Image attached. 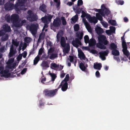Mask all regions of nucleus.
<instances>
[{
  "mask_svg": "<svg viewBox=\"0 0 130 130\" xmlns=\"http://www.w3.org/2000/svg\"><path fill=\"white\" fill-rule=\"evenodd\" d=\"M27 0H18V2L15 5L14 7L13 3L8 1L4 5L5 9L9 11L13 9L14 7V9L17 11H19L21 10H25L24 8V5Z\"/></svg>",
  "mask_w": 130,
  "mask_h": 130,
  "instance_id": "f257e3e1",
  "label": "nucleus"
},
{
  "mask_svg": "<svg viewBox=\"0 0 130 130\" xmlns=\"http://www.w3.org/2000/svg\"><path fill=\"white\" fill-rule=\"evenodd\" d=\"M19 19V15L16 14H13L11 16V22L16 27H19L22 26V25L18 21Z\"/></svg>",
  "mask_w": 130,
  "mask_h": 130,
  "instance_id": "f03ea898",
  "label": "nucleus"
},
{
  "mask_svg": "<svg viewBox=\"0 0 130 130\" xmlns=\"http://www.w3.org/2000/svg\"><path fill=\"white\" fill-rule=\"evenodd\" d=\"M12 44L10 46V51L9 54V57H11L13 56L16 52V49H14L13 45L16 47L18 46L19 44V41H18L17 40H15L13 39L12 41Z\"/></svg>",
  "mask_w": 130,
  "mask_h": 130,
  "instance_id": "7ed1b4c3",
  "label": "nucleus"
},
{
  "mask_svg": "<svg viewBox=\"0 0 130 130\" xmlns=\"http://www.w3.org/2000/svg\"><path fill=\"white\" fill-rule=\"evenodd\" d=\"M28 15L27 16V19L31 22L36 21L38 19L37 14L34 13L31 10H29L27 11Z\"/></svg>",
  "mask_w": 130,
  "mask_h": 130,
  "instance_id": "20e7f679",
  "label": "nucleus"
},
{
  "mask_svg": "<svg viewBox=\"0 0 130 130\" xmlns=\"http://www.w3.org/2000/svg\"><path fill=\"white\" fill-rule=\"evenodd\" d=\"M57 93V89L49 90L45 89L43 91V93L45 96L52 97L55 96Z\"/></svg>",
  "mask_w": 130,
  "mask_h": 130,
  "instance_id": "39448f33",
  "label": "nucleus"
},
{
  "mask_svg": "<svg viewBox=\"0 0 130 130\" xmlns=\"http://www.w3.org/2000/svg\"><path fill=\"white\" fill-rule=\"evenodd\" d=\"M99 44L103 43L105 45H107L108 41L106 39V37L104 35H100L98 37Z\"/></svg>",
  "mask_w": 130,
  "mask_h": 130,
  "instance_id": "423d86ee",
  "label": "nucleus"
},
{
  "mask_svg": "<svg viewBox=\"0 0 130 130\" xmlns=\"http://www.w3.org/2000/svg\"><path fill=\"white\" fill-rule=\"evenodd\" d=\"M4 67L2 66H0V74L2 77H8L10 75L8 73L9 71L7 70H4Z\"/></svg>",
  "mask_w": 130,
  "mask_h": 130,
  "instance_id": "0eeeda50",
  "label": "nucleus"
},
{
  "mask_svg": "<svg viewBox=\"0 0 130 130\" xmlns=\"http://www.w3.org/2000/svg\"><path fill=\"white\" fill-rule=\"evenodd\" d=\"M82 18L83 22L88 31L90 32H92V29L90 25L87 21L85 18Z\"/></svg>",
  "mask_w": 130,
  "mask_h": 130,
  "instance_id": "6e6552de",
  "label": "nucleus"
},
{
  "mask_svg": "<svg viewBox=\"0 0 130 130\" xmlns=\"http://www.w3.org/2000/svg\"><path fill=\"white\" fill-rule=\"evenodd\" d=\"M38 26L37 25L32 24L30 26V29L32 34L35 35L36 34Z\"/></svg>",
  "mask_w": 130,
  "mask_h": 130,
  "instance_id": "1a4fd4ad",
  "label": "nucleus"
},
{
  "mask_svg": "<svg viewBox=\"0 0 130 130\" xmlns=\"http://www.w3.org/2000/svg\"><path fill=\"white\" fill-rule=\"evenodd\" d=\"M89 16L87 17V19L89 22L91 23H96L98 22V20L95 17H91L90 14L88 15Z\"/></svg>",
  "mask_w": 130,
  "mask_h": 130,
  "instance_id": "9d476101",
  "label": "nucleus"
},
{
  "mask_svg": "<svg viewBox=\"0 0 130 130\" xmlns=\"http://www.w3.org/2000/svg\"><path fill=\"white\" fill-rule=\"evenodd\" d=\"M61 22V21L59 18H56L54 20L53 25L54 27H59L60 25Z\"/></svg>",
  "mask_w": 130,
  "mask_h": 130,
  "instance_id": "9b49d317",
  "label": "nucleus"
},
{
  "mask_svg": "<svg viewBox=\"0 0 130 130\" xmlns=\"http://www.w3.org/2000/svg\"><path fill=\"white\" fill-rule=\"evenodd\" d=\"M3 30L5 32H9L11 30V29L10 26L7 24L4 25L3 26Z\"/></svg>",
  "mask_w": 130,
  "mask_h": 130,
  "instance_id": "f8f14e48",
  "label": "nucleus"
},
{
  "mask_svg": "<svg viewBox=\"0 0 130 130\" xmlns=\"http://www.w3.org/2000/svg\"><path fill=\"white\" fill-rule=\"evenodd\" d=\"M79 45H82V43L80 41L78 38H75V41L74 40V46L77 48L79 46Z\"/></svg>",
  "mask_w": 130,
  "mask_h": 130,
  "instance_id": "ddd939ff",
  "label": "nucleus"
},
{
  "mask_svg": "<svg viewBox=\"0 0 130 130\" xmlns=\"http://www.w3.org/2000/svg\"><path fill=\"white\" fill-rule=\"evenodd\" d=\"M41 66L43 69H46L47 68L49 67V64L48 62L44 60L42 61L41 64Z\"/></svg>",
  "mask_w": 130,
  "mask_h": 130,
  "instance_id": "4468645a",
  "label": "nucleus"
},
{
  "mask_svg": "<svg viewBox=\"0 0 130 130\" xmlns=\"http://www.w3.org/2000/svg\"><path fill=\"white\" fill-rule=\"evenodd\" d=\"M79 66L81 70L83 71H85L86 68L88 67V65L87 64H86L85 65L83 62H81L79 63Z\"/></svg>",
  "mask_w": 130,
  "mask_h": 130,
  "instance_id": "2eb2a0df",
  "label": "nucleus"
},
{
  "mask_svg": "<svg viewBox=\"0 0 130 130\" xmlns=\"http://www.w3.org/2000/svg\"><path fill=\"white\" fill-rule=\"evenodd\" d=\"M102 67V64L101 63H94L93 65L94 68L95 69L100 70Z\"/></svg>",
  "mask_w": 130,
  "mask_h": 130,
  "instance_id": "dca6fc26",
  "label": "nucleus"
},
{
  "mask_svg": "<svg viewBox=\"0 0 130 130\" xmlns=\"http://www.w3.org/2000/svg\"><path fill=\"white\" fill-rule=\"evenodd\" d=\"M96 43V40L94 39H91L88 42L89 45L90 47L93 46L95 45Z\"/></svg>",
  "mask_w": 130,
  "mask_h": 130,
  "instance_id": "f3484780",
  "label": "nucleus"
},
{
  "mask_svg": "<svg viewBox=\"0 0 130 130\" xmlns=\"http://www.w3.org/2000/svg\"><path fill=\"white\" fill-rule=\"evenodd\" d=\"M84 35L83 33L82 32H77L76 33V37L77 38L80 40H81L83 38Z\"/></svg>",
  "mask_w": 130,
  "mask_h": 130,
  "instance_id": "a211bd4d",
  "label": "nucleus"
},
{
  "mask_svg": "<svg viewBox=\"0 0 130 130\" xmlns=\"http://www.w3.org/2000/svg\"><path fill=\"white\" fill-rule=\"evenodd\" d=\"M76 7H75L74 6V10L75 12L78 14H79L82 11V10L83 9L82 8H80L79 7L77 6L76 8H75Z\"/></svg>",
  "mask_w": 130,
  "mask_h": 130,
  "instance_id": "6ab92c4d",
  "label": "nucleus"
},
{
  "mask_svg": "<svg viewBox=\"0 0 130 130\" xmlns=\"http://www.w3.org/2000/svg\"><path fill=\"white\" fill-rule=\"evenodd\" d=\"M60 44L63 47H64L66 46V43L65 38L64 37H62L61 38Z\"/></svg>",
  "mask_w": 130,
  "mask_h": 130,
  "instance_id": "aec40b11",
  "label": "nucleus"
},
{
  "mask_svg": "<svg viewBox=\"0 0 130 130\" xmlns=\"http://www.w3.org/2000/svg\"><path fill=\"white\" fill-rule=\"evenodd\" d=\"M98 35L101 34L102 33L104 32L103 29L100 27H98L95 29Z\"/></svg>",
  "mask_w": 130,
  "mask_h": 130,
  "instance_id": "412c9836",
  "label": "nucleus"
},
{
  "mask_svg": "<svg viewBox=\"0 0 130 130\" xmlns=\"http://www.w3.org/2000/svg\"><path fill=\"white\" fill-rule=\"evenodd\" d=\"M68 87V84L67 82H65L62 84L61 89L63 91H66Z\"/></svg>",
  "mask_w": 130,
  "mask_h": 130,
  "instance_id": "4be33fe9",
  "label": "nucleus"
},
{
  "mask_svg": "<svg viewBox=\"0 0 130 130\" xmlns=\"http://www.w3.org/2000/svg\"><path fill=\"white\" fill-rule=\"evenodd\" d=\"M46 6L44 4H43L40 6L39 9L44 12H46L47 11V10L46 8Z\"/></svg>",
  "mask_w": 130,
  "mask_h": 130,
  "instance_id": "5701e85b",
  "label": "nucleus"
},
{
  "mask_svg": "<svg viewBox=\"0 0 130 130\" xmlns=\"http://www.w3.org/2000/svg\"><path fill=\"white\" fill-rule=\"evenodd\" d=\"M109 48L111 50H114L117 48V45L113 42L111 43L110 44Z\"/></svg>",
  "mask_w": 130,
  "mask_h": 130,
  "instance_id": "b1692460",
  "label": "nucleus"
},
{
  "mask_svg": "<svg viewBox=\"0 0 130 130\" xmlns=\"http://www.w3.org/2000/svg\"><path fill=\"white\" fill-rule=\"evenodd\" d=\"M109 53V51L108 50H107L105 51L101 52H99L100 55L107 56Z\"/></svg>",
  "mask_w": 130,
  "mask_h": 130,
  "instance_id": "393cba45",
  "label": "nucleus"
},
{
  "mask_svg": "<svg viewBox=\"0 0 130 130\" xmlns=\"http://www.w3.org/2000/svg\"><path fill=\"white\" fill-rule=\"evenodd\" d=\"M111 53L113 55L115 56H119L120 55L119 51L117 49L112 50Z\"/></svg>",
  "mask_w": 130,
  "mask_h": 130,
  "instance_id": "a878e982",
  "label": "nucleus"
},
{
  "mask_svg": "<svg viewBox=\"0 0 130 130\" xmlns=\"http://www.w3.org/2000/svg\"><path fill=\"white\" fill-rule=\"evenodd\" d=\"M79 57L81 60H85V56L84 53L81 51V52L78 54Z\"/></svg>",
  "mask_w": 130,
  "mask_h": 130,
  "instance_id": "bb28decb",
  "label": "nucleus"
},
{
  "mask_svg": "<svg viewBox=\"0 0 130 130\" xmlns=\"http://www.w3.org/2000/svg\"><path fill=\"white\" fill-rule=\"evenodd\" d=\"M40 56L39 55H37L35 58L34 60V64L35 65H36L40 59Z\"/></svg>",
  "mask_w": 130,
  "mask_h": 130,
  "instance_id": "cd10ccee",
  "label": "nucleus"
},
{
  "mask_svg": "<svg viewBox=\"0 0 130 130\" xmlns=\"http://www.w3.org/2000/svg\"><path fill=\"white\" fill-rule=\"evenodd\" d=\"M8 37L9 35H8L7 34H6L2 36L1 40L2 41H5L8 40Z\"/></svg>",
  "mask_w": 130,
  "mask_h": 130,
  "instance_id": "c85d7f7f",
  "label": "nucleus"
},
{
  "mask_svg": "<svg viewBox=\"0 0 130 130\" xmlns=\"http://www.w3.org/2000/svg\"><path fill=\"white\" fill-rule=\"evenodd\" d=\"M104 45L103 43L99 44L97 47L101 49L105 50L106 49V47Z\"/></svg>",
  "mask_w": 130,
  "mask_h": 130,
  "instance_id": "c756f323",
  "label": "nucleus"
},
{
  "mask_svg": "<svg viewBox=\"0 0 130 130\" xmlns=\"http://www.w3.org/2000/svg\"><path fill=\"white\" fill-rule=\"evenodd\" d=\"M10 18V15L8 14H6L5 17V20L7 22L9 23H10L11 21Z\"/></svg>",
  "mask_w": 130,
  "mask_h": 130,
  "instance_id": "7c9ffc66",
  "label": "nucleus"
},
{
  "mask_svg": "<svg viewBox=\"0 0 130 130\" xmlns=\"http://www.w3.org/2000/svg\"><path fill=\"white\" fill-rule=\"evenodd\" d=\"M82 14L81 15V17L82 18H84L85 17H86V18H87V17L89 16V14L88 13H86L83 10H82Z\"/></svg>",
  "mask_w": 130,
  "mask_h": 130,
  "instance_id": "2f4dec72",
  "label": "nucleus"
},
{
  "mask_svg": "<svg viewBox=\"0 0 130 130\" xmlns=\"http://www.w3.org/2000/svg\"><path fill=\"white\" fill-rule=\"evenodd\" d=\"M69 45L68 44L67 45V46L66 47H65L63 49V51L64 53L67 54L68 53L69 51V48L70 47H69Z\"/></svg>",
  "mask_w": 130,
  "mask_h": 130,
  "instance_id": "473e14b6",
  "label": "nucleus"
},
{
  "mask_svg": "<svg viewBox=\"0 0 130 130\" xmlns=\"http://www.w3.org/2000/svg\"><path fill=\"white\" fill-rule=\"evenodd\" d=\"M69 74H67L66 75L65 78L61 82L63 83H64L65 82H67L69 80Z\"/></svg>",
  "mask_w": 130,
  "mask_h": 130,
  "instance_id": "72a5a7b5",
  "label": "nucleus"
},
{
  "mask_svg": "<svg viewBox=\"0 0 130 130\" xmlns=\"http://www.w3.org/2000/svg\"><path fill=\"white\" fill-rule=\"evenodd\" d=\"M50 75L52 77L51 80L52 81H54L55 79L56 78V76L55 74L54 73H50Z\"/></svg>",
  "mask_w": 130,
  "mask_h": 130,
  "instance_id": "f704fd0d",
  "label": "nucleus"
},
{
  "mask_svg": "<svg viewBox=\"0 0 130 130\" xmlns=\"http://www.w3.org/2000/svg\"><path fill=\"white\" fill-rule=\"evenodd\" d=\"M109 23L112 25L116 26V22L115 20H110L108 21Z\"/></svg>",
  "mask_w": 130,
  "mask_h": 130,
  "instance_id": "c9c22d12",
  "label": "nucleus"
},
{
  "mask_svg": "<svg viewBox=\"0 0 130 130\" xmlns=\"http://www.w3.org/2000/svg\"><path fill=\"white\" fill-rule=\"evenodd\" d=\"M96 15L97 17V19H98L99 20L101 21L103 20V18L100 14L98 13H97L96 14Z\"/></svg>",
  "mask_w": 130,
  "mask_h": 130,
  "instance_id": "e433bc0d",
  "label": "nucleus"
},
{
  "mask_svg": "<svg viewBox=\"0 0 130 130\" xmlns=\"http://www.w3.org/2000/svg\"><path fill=\"white\" fill-rule=\"evenodd\" d=\"M31 40V38L28 37H26L24 39V41L27 43H30Z\"/></svg>",
  "mask_w": 130,
  "mask_h": 130,
  "instance_id": "4c0bfd02",
  "label": "nucleus"
},
{
  "mask_svg": "<svg viewBox=\"0 0 130 130\" xmlns=\"http://www.w3.org/2000/svg\"><path fill=\"white\" fill-rule=\"evenodd\" d=\"M84 39L85 43L86 44L88 43L90 40L88 36L87 35H85L84 37Z\"/></svg>",
  "mask_w": 130,
  "mask_h": 130,
  "instance_id": "58836bf2",
  "label": "nucleus"
},
{
  "mask_svg": "<svg viewBox=\"0 0 130 130\" xmlns=\"http://www.w3.org/2000/svg\"><path fill=\"white\" fill-rule=\"evenodd\" d=\"M8 65L9 68L12 69L14 68L15 67L16 65V63L15 62H14Z\"/></svg>",
  "mask_w": 130,
  "mask_h": 130,
  "instance_id": "ea45409f",
  "label": "nucleus"
},
{
  "mask_svg": "<svg viewBox=\"0 0 130 130\" xmlns=\"http://www.w3.org/2000/svg\"><path fill=\"white\" fill-rule=\"evenodd\" d=\"M79 27L78 24H76L74 26V29L75 31H78L79 29Z\"/></svg>",
  "mask_w": 130,
  "mask_h": 130,
  "instance_id": "a19ab883",
  "label": "nucleus"
},
{
  "mask_svg": "<svg viewBox=\"0 0 130 130\" xmlns=\"http://www.w3.org/2000/svg\"><path fill=\"white\" fill-rule=\"evenodd\" d=\"M61 20L62 21V23L63 25H66L67 24V22L64 17H62L61 18Z\"/></svg>",
  "mask_w": 130,
  "mask_h": 130,
  "instance_id": "79ce46f5",
  "label": "nucleus"
},
{
  "mask_svg": "<svg viewBox=\"0 0 130 130\" xmlns=\"http://www.w3.org/2000/svg\"><path fill=\"white\" fill-rule=\"evenodd\" d=\"M57 57V54L55 53H52L49 57V58L51 59H52L55 58Z\"/></svg>",
  "mask_w": 130,
  "mask_h": 130,
  "instance_id": "37998d69",
  "label": "nucleus"
},
{
  "mask_svg": "<svg viewBox=\"0 0 130 130\" xmlns=\"http://www.w3.org/2000/svg\"><path fill=\"white\" fill-rule=\"evenodd\" d=\"M116 3L118 5H122L124 4V2L122 0H115Z\"/></svg>",
  "mask_w": 130,
  "mask_h": 130,
  "instance_id": "c03bdc74",
  "label": "nucleus"
},
{
  "mask_svg": "<svg viewBox=\"0 0 130 130\" xmlns=\"http://www.w3.org/2000/svg\"><path fill=\"white\" fill-rule=\"evenodd\" d=\"M122 46L123 48V50L124 49L126 50L127 49V46L126 42H122Z\"/></svg>",
  "mask_w": 130,
  "mask_h": 130,
  "instance_id": "a18cd8bd",
  "label": "nucleus"
},
{
  "mask_svg": "<svg viewBox=\"0 0 130 130\" xmlns=\"http://www.w3.org/2000/svg\"><path fill=\"white\" fill-rule=\"evenodd\" d=\"M78 19V15L76 14L74 16V24L76 23Z\"/></svg>",
  "mask_w": 130,
  "mask_h": 130,
  "instance_id": "49530a36",
  "label": "nucleus"
},
{
  "mask_svg": "<svg viewBox=\"0 0 130 130\" xmlns=\"http://www.w3.org/2000/svg\"><path fill=\"white\" fill-rule=\"evenodd\" d=\"M122 51L124 54L125 55L127 56L129 55V53L128 51L127 50V49L126 50L124 49Z\"/></svg>",
  "mask_w": 130,
  "mask_h": 130,
  "instance_id": "de8ad7c7",
  "label": "nucleus"
},
{
  "mask_svg": "<svg viewBox=\"0 0 130 130\" xmlns=\"http://www.w3.org/2000/svg\"><path fill=\"white\" fill-rule=\"evenodd\" d=\"M51 67H52L54 68H58L59 67V65H57L55 63H52L51 64Z\"/></svg>",
  "mask_w": 130,
  "mask_h": 130,
  "instance_id": "09e8293b",
  "label": "nucleus"
},
{
  "mask_svg": "<svg viewBox=\"0 0 130 130\" xmlns=\"http://www.w3.org/2000/svg\"><path fill=\"white\" fill-rule=\"evenodd\" d=\"M47 21H50L52 18V16L51 15L49 14L48 16H45Z\"/></svg>",
  "mask_w": 130,
  "mask_h": 130,
  "instance_id": "8fccbe9b",
  "label": "nucleus"
},
{
  "mask_svg": "<svg viewBox=\"0 0 130 130\" xmlns=\"http://www.w3.org/2000/svg\"><path fill=\"white\" fill-rule=\"evenodd\" d=\"M14 58H10L9 59L7 62V64H11V63H12V62L14 61Z\"/></svg>",
  "mask_w": 130,
  "mask_h": 130,
  "instance_id": "3c124183",
  "label": "nucleus"
},
{
  "mask_svg": "<svg viewBox=\"0 0 130 130\" xmlns=\"http://www.w3.org/2000/svg\"><path fill=\"white\" fill-rule=\"evenodd\" d=\"M104 13L106 15H108L110 14V11L108 9L106 8L104 11Z\"/></svg>",
  "mask_w": 130,
  "mask_h": 130,
  "instance_id": "603ef678",
  "label": "nucleus"
},
{
  "mask_svg": "<svg viewBox=\"0 0 130 130\" xmlns=\"http://www.w3.org/2000/svg\"><path fill=\"white\" fill-rule=\"evenodd\" d=\"M41 20L44 23H46L47 22V21L45 16L41 18Z\"/></svg>",
  "mask_w": 130,
  "mask_h": 130,
  "instance_id": "864d4df0",
  "label": "nucleus"
},
{
  "mask_svg": "<svg viewBox=\"0 0 130 130\" xmlns=\"http://www.w3.org/2000/svg\"><path fill=\"white\" fill-rule=\"evenodd\" d=\"M83 4V1L82 0H78L77 2V6L79 7V6L82 5Z\"/></svg>",
  "mask_w": 130,
  "mask_h": 130,
  "instance_id": "5fc2aeb1",
  "label": "nucleus"
},
{
  "mask_svg": "<svg viewBox=\"0 0 130 130\" xmlns=\"http://www.w3.org/2000/svg\"><path fill=\"white\" fill-rule=\"evenodd\" d=\"M22 55L21 54H19L17 57V60L18 61L20 60L22 58Z\"/></svg>",
  "mask_w": 130,
  "mask_h": 130,
  "instance_id": "6e6d98bb",
  "label": "nucleus"
},
{
  "mask_svg": "<svg viewBox=\"0 0 130 130\" xmlns=\"http://www.w3.org/2000/svg\"><path fill=\"white\" fill-rule=\"evenodd\" d=\"M43 49L42 48H41L39 50L38 54L39 55H41L43 52Z\"/></svg>",
  "mask_w": 130,
  "mask_h": 130,
  "instance_id": "4d7b16f0",
  "label": "nucleus"
},
{
  "mask_svg": "<svg viewBox=\"0 0 130 130\" xmlns=\"http://www.w3.org/2000/svg\"><path fill=\"white\" fill-rule=\"evenodd\" d=\"M44 58V60H46L48 58V56H46L45 55H42V56L41 60L43 59Z\"/></svg>",
  "mask_w": 130,
  "mask_h": 130,
  "instance_id": "13d9d810",
  "label": "nucleus"
},
{
  "mask_svg": "<svg viewBox=\"0 0 130 130\" xmlns=\"http://www.w3.org/2000/svg\"><path fill=\"white\" fill-rule=\"evenodd\" d=\"M27 70V68H25L23 69L21 71V74H24L26 72Z\"/></svg>",
  "mask_w": 130,
  "mask_h": 130,
  "instance_id": "bf43d9fd",
  "label": "nucleus"
},
{
  "mask_svg": "<svg viewBox=\"0 0 130 130\" xmlns=\"http://www.w3.org/2000/svg\"><path fill=\"white\" fill-rule=\"evenodd\" d=\"M113 58L116 60H117L118 62H120V59L119 58V57H116L113 56Z\"/></svg>",
  "mask_w": 130,
  "mask_h": 130,
  "instance_id": "052dcab7",
  "label": "nucleus"
},
{
  "mask_svg": "<svg viewBox=\"0 0 130 130\" xmlns=\"http://www.w3.org/2000/svg\"><path fill=\"white\" fill-rule=\"evenodd\" d=\"M95 75L97 77H99L100 76V74L99 72L97 71L95 72Z\"/></svg>",
  "mask_w": 130,
  "mask_h": 130,
  "instance_id": "680f3d73",
  "label": "nucleus"
},
{
  "mask_svg": "<svg viewBox=\"0 0 130 130\" xmlns=\"http://www.w3.org/2000/svg\"><path fill=\"white\" fill-rule=\"evenodd\" d=\"M44 104L43 102H42V101L41 100L39 101V106L41 107V106H44Z\"/></svg>",
  "mask_w": 130,
  "mask_h": 130,
  "instance_id": "e2e57ef3",
  "label": "nucleus"
},
{
  "mask_svg": "<svg viewBox=\"0 0 130 130\" xmlns=\"http://www.w3.org/2000/svg\"><path fill=\"white\" fill-rule=\"evenodd\" d=\"M69 58L68 59L70 60V62H73V56H69Z\"/></svg>",
  "mask_w": 130,
  "mask_h": 130,
  "instance_id": "0e129e2a",
  "label": "nucleus"
},
{
  "mask_svg": "<svg viewBox=\"0 0 130 130\" xmlns=\"http://www.w3.org/2000/svg\"><path fill=\"white\" fill-rule=\"evenodd\" d=\"M90 52L93 54H96L97 52L96 50L93 49L90 51Z\"/></svg>",
  "mask_w": 130,
  "mask_h": 130,
  "instance_id": "69168bd1",
  "label": "nucleus"
},
{
  "mask_svg": "<svg viewBox=\"0 0 130 130\" xmlns=\"http://www.w3.org/2000/svg\"><path fill=\"white\" fill-rule=\"evenodd\" d=\"M35 52V50L33 48L32 49L31 51L30 52L29 56L33 54Z\"/></svg>",
  "mask_w": 130,
  "mask_h": 130,
  "instance_id": "338daca9",
  "label": "nucleus"
},
{
  "mask_svg": "<svg viewBox=\"0 0 130 130\" xmlns=\"http://www.w3.org/2000/svg\"><path fill=\"white\" fill-rule=\"evenodd\" d=\"M23 56L24 58H25L26 56L27 55V52L26 51H25L23 53H22Z\"/></svg>",
  "mask_w": 130,
  "mask_h": 130,
  "instance_id": "774afa93",
  "label": "nucleus"
}]
</instances>
